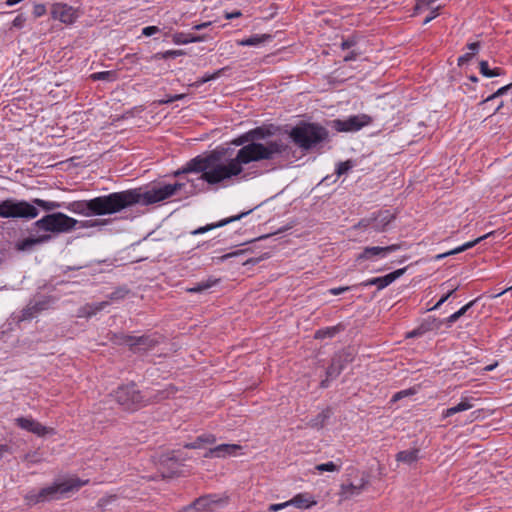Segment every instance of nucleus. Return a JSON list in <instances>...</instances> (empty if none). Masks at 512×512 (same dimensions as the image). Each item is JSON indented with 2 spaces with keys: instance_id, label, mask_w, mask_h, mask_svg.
I'll return each mask as SVG.
<instances>
[{
  "instance_id": "obj_44",
  "label": "nucleus",
  "mask_w": 512,
  "mask_h": 512,
  "mask_svg": "<svg viewBox=\"0 0 512 512\" xmlns=\"http://www.w3.org/2000/svg\"><path fill=\"white\" fill-rule=\"evenodd\" d=\"M352 167H353V164L349 160L345 161V162H340L337 165L336 174L338 176H341V175L347 173Z\"/></svg>"
},
{
  "instance_id": "obj_9",
  "label": "nucleus",
  "mask_w": 512,
  "mask_h": 512,
  "mask_svg": "<svg viewBox=\"0 0 512 512\" xmlns=\"http://www.w3.org/2000/svg\"><path fill=\"white\" fill-rule=\"evenodd\" d=\"M372 123V117L367 114L351 115L345 119H334L331 127L338 132H357Z\"/></svg>"
},
{
  "instance_id": "obj_19",
  "label": "nucleus",
  "mask_w": 512,
  "mask_h": 512,
  "mask_svg": "<svg viewBox=\"0 0 512 512\" xmlns=\"http://www.w3.org/2000/svg\"><path fill=\"white\" fill-rule=\"evenodd\" d=\"M250 212H251V210L248 211V212H243V213H240V214H238L236 216H232L230 218L221 220V221H219L217 223L207 224L206 226H202V227H199V228L191 231V234L192 235H199V234L206 233V232L211 231V230H213L215 228L222 227V226H224V225H226L228 223L240 220L241 218H243L245 215H247Z\"/></svg>"
},
{
  "instance_id": "obj_29",
  "label": "nucleus",
  "mask_w": 512,
  "mask_h": 512,
  "mask_svg": "<svg viewBox=\"0 0 512 512\" xmlns=\"http://www.w3.org/2000/svg\"><path fill=\"white\" fill-rule=\"evenodd\" d=\"M477 299H474L470 302H468L466 305H464L462 308H460L458 311H456L455 313L451 314L448 318L445 319V324L447 325V327H451V325L456 322L460 317H462L463 315H465V313L474 306V304L476 303Z\"/></svg>"
},
{
  "instance_id": "obj_64",
  "label": "nucleus",
  "mask_w": 512,
  "mask_h": 512,
  "mask_svg": "<svg viewBox=\"0 0 512 512\" xmlns=\"http://www.w3.org/2000/svg\"><path fill=\"white\" fill-rule=\"evenodd\" d=\"M7 451H8V447L6 445L0 444V458H2L4 453Z\"/></svg>"
},
{
  "instance_id": "obj_25",
  "label": "nucleus",
  "mask_w": 512,
  "mask_h": 512,
  "mask_svg": "<svg viewBox=\"0 0 512 512\" xmlns=\"http://www.w3.org/2000/svg\"><path fill=\"white\" fill-rule=\"evenodd\" d=\"M419 452L417 448L400 451L396 454V461L411 465L419 459Z\"/></svg>"
},
{
  "instance_id": "obj_49",
  "label": "nucleus",
  "mask_w": 512,
  "mask_h": 512,
  "mask_svg": "<svg viewBox=\"0 0 512 512\" xmlns=\"http://www.w3.org/2000/svg\"><path fill=\"white\" fill-rule=\"evenodd\" d=\"M46 13V7L44 4H35L33 7V15L35 17H41Z\"/></svg>"
},
{
  "instance_id": "obj_5",
  "label": "nucleus",
  "mask_w": 512,
  "mask_h": 512,
  "mask_svg": "<svg viewBox=\"0 0 512 512\" xmlns=\"http://www.w3.org/2000/svg\"><path fill=\"white\" fill-rule=\"evenodd\" d=\"M77 219L62 212L47 214L34 222L38 231L50 232L53 234L69 233L76 229Z\"/></svg>"
},
{
  "instance_id": "obj_7",
  "label": "nucleus",
  "mask_w": 512,
  "mask_h": 512,
  "mask_svg": "<svg viewBox=\"0 0 512 512\" xmlns=\"http://www.w3.org/2000/svg\"><path fill=\"white\" fill-rule=\"evenodd\" d=\"M38 209L24 200L6 199L0 202L1 218L34 219L38 216Z\"/></svg>"
},
{
  "instance_id": "obj_53",
  "label": "nucleus",
  "mask_w": 512,
  "mask_h": 512,
  "mask_svg": "<svg viewBox=\"0 0 512 512\" xmlns=\"http://www.w3.org/2000/svg\"><path fill=\"white\" fill-rule=\"evenodd\" d=\"M351 289L350 286H344V287H336V288H331L328 290V292L331 294V295H339L341 293H344L346 291H349Z\"/></svg>"
},
{
  "instance_id": "obj_40",
  "label": "nucleus",
  "mask_w": 512,
  "mask_h": 512,
  "mask_svg": "<svg viewBox=\"0 0 512 512\" xmlns=\"http://www.w3.org/2000/svg\"><path fill=\"white\" fill-rule=\"evenodd\" d=\"M184 55V51L182 50H167L165 52L156 53L153 58L154 59H169L176 58L178 56Z\"/></svg>"
},
{
  "instance_id": "obj_33",
  "label": "nucleus",
  "mask_w": 512,
  "mask_h": 512,
  "mask_svg": "<svg viewBox=\"0 0 512 512\" xmlns=\"http://www.w3.org/2000/svg\"><path fill=\"white\" fill-rule=\"evenodd\" d=\"M108 220L106 219H91V220H77L76 229H88L106 225Z\"/></svg>"
},
{
  "instance_id": "obj_23",
  "label": "nucleus",
  "mask_w": 512,
  "mask_h": 512,
  "mask_svg": "<svg viewBox=\"0 0 512 512\" xmlns=\"http://www.w3.org/2000/svg\"><path fill=\"white\" fill-rule=\"evenodd\" d=\"M473 406H474V404L472 403V398H467V397L462 398L461 401L457 405L443 410L442 417L448 418L456 413L469 410Z\"/></svg>"
},
{
  "instance_id": "obj_8",
  "label": "nucleus",
  "mask_w": 512,
  "mask_h": 512,
  "mask_svg": "<svg viewBox=\"0 0 512 512\" xmlns=\"http://www.w3.org/2000/svg\"><path fill=\"white\" fill-rule=\"evenodd\" d=\"M113 396L116 402L125 410H136L145 404L144 396L134 383L118 387Z\"/></svg>"
},
{
  "instance_id": "obj_41",
  "label": "nucleus",
  "mask_w": 512,
  "mask_h": 512,
  "mask_svg": "<svg viewBox=\"0 0 512 512\" xmlns=\"http://www.w3.org/2000/svg\"><path fill=\"white\" fill-rule=\"evenodd\" d=\"M432 327L430 326L429 322H425L423 324H421L418 328L412 330L411 332H409L407 334V337L408 338H413V337H419V336H422L424 333H426L427 331H429Z\"/></svg>"
},
{
  "instance_id": "obj_16",
  "label": "nucleus",
  "mask_w": 512,
  "mask_h": 512,
  "mask_svg": "<svg viewBox=\"0 0 512 512\" xmlns=\"http://www.w3.org/2000/svg\"><path fill=\"white\" fill-rule=\"evenodd\" d=\"M63 208L67 209L68 211H70L72 213L79 214V215L86 216V217L93 215L92 199L72 201L68 204L64 203Z\"/></svg>"
},
{
  "instance_id": "obj_24",
  "label": "nucleus",
  "mask_w": 512,
  "mask_h": 512,
  "mask_svg": "<svg viewBox=\"0 0 512 512\" xmlns=\"http://www.w3.org/2000/svg\"><path fill=\"white\" fill-rule=\"evenodd\" d=\"M365 485L366 481H364L363 479H361V482L358 485L352 483L342 485L340 495L344 499H350L352 497L358 496L362 492Z\"/></svg>"
},
{
  "instance_id": "obj_36",
  "label": "nucleus",
  "mask_w": 512,
  "mask_h": 512,
  "mask_svg": "<svg viewBox=\"0 0 512 512\" xmlns=\"http://www.w3.org/2000/svg\"><path fill=\"white\" fill-rule=\"evenodd\" d=\"M90 77L94 81L113 82L117 79V73L115 71H101L91 74Z\"/></svg>"
},
{
  "instance_id": "obj_1",
  "label": "nucleus",
  "mask_w": 512,
  "mask_h": 512,
  "mask_svg": "<svg viewBox=\"0 0 512 512\" xmlns=\"http://www.w3.org/2000/svg\"><path fill=\"white\" fill-rule=\"evenodd\" d=\"M271 135L269 129L264 127L252 129L234 141V144L242 145L234 157L222 160L220 155L215 152L206 156H197L187 162L182 170L175 172V175L200 173L198 180L209 185H217L231 180L240 176L246 165L263 160H273L287 151L288 146L281 139L261 142Z\"/></svg>"
},
{
  "instance_id": "obj_32",
  "label": "nucleus",
  "mask_w": 512,
  "mask_h": 512,
  "mask_svg": "<svg viewBox=\"0 0 512 512\" xmlns=\"http://www.w3.org/2000/svg\"><path fill=\"white\" fill-rule=\"evenodd\" d=\"M50 239H51L50 235H42L37 238H27L19 244V249H21V250L30 249L34 245L47 242Z\"/></svg>"
},
{
  "instance_id": "obj_35",
  "label": "nucleus",
  "mask_w": 512,
  "mask_h": 512,
  "mask_svg": "<svg viewBox=\"0 0 512 512\" xmlns=\"http://www.w3.org/2000/svg\"><path fill=\"white\" fill-rule=\"evenodd\" d=\"M343 369H344V364H339L338 358H332L331 364L329 365V367L327 368V371H326L327 378H331V379L336 378L337 376L340 375V373L342 372Z\"/></svg>"
},
{
  "instance_id": "obj_56",
  "label": "nucleus",
  "mask_w": 512,
  "mask_h": 512,
  "mask_svg": "<svg viewBox=\"0 0 512 512\" xmlns=\"http://www.w3.org/2000/svg\"><path fill=\"white\" fill-rule=\"evenodd\" d=\"M438 9H439V7H435V8L430 12V14H429V15L424 19V21H423V24H424V25L428 24L430 21H432L434 18H436V17H437V15H438V12H437V11H438Z\"/></svg>"
},
{
  "instance_id": "obj_39",
  "label": "nucleus",
  "mask_w": 512,
  "mask_h": 512,
  "mask_svg": "<svg viewBox=\"0 0 512 512\" xmlns=\"http://www.w3.org/2000/svg\"><path fill=\"white\" fill-rule=\"evenodd\" d=\"M215 437L213 435L199 436L195 442L186 444V448L196 449L200 448L202 443H214Z\"/></svg>"
},
{
  "instance_id": "obj_47",
  "label": "nucleus",
  "mask_w": 512,
  "mask_h": 512,
  "mask_svg": "<svg viewBox=\"0 0 512 512\" xmlns=\"http://www.w3.org/2000/svg\"><path fill=\"white\" fill-rule=\"evenodd\" d=\"M456 289H452L450 290L448 293H446L445 295H443L439 300L438 302L433 306L431 307L429 310H437L441 307L442 304H444L452 295L453 293L455 292Z\"/></svg>"
},
{
  "instance_id": "obj_51",
  "label": "nucleus",
  "mask_w": 512,
  "mask_h": 512,
  "mask_svg": "<svg viewBox=\"0 0 512 512\" xmlns=\"http://www.w3.org/2000/svg\"><path fill=\"white\" fill-rule=\"evenodd\" d=\"M436 0H417L416 9L421 10L431 7Z\"/></svg>"
},
{
  "instance_id": "obj_37",
  "label": "nucleus",
  "mask_w": 512,
  "mask_h": 512,
  "mask_svg": "<svg viewBox=\"0 0 512 512\" xmlns=\"http://www.w3.org/2000/svg\"><path fill=\"white\" fill-rule=\"evenodd\" d=\"M341 469V462L335 463L333 461L318 464L315 466V470L322 473V472H339Z\"/></svg>"
},
{
  "instance_id": "obj_6",
  "label": "nucleus",
  "mask_w": 512,
  "mask_h": 512,
  "mask_svg": "<svg viewBox=\"0 0 512 512\" xmlns=\"http://www.w3.org/2000/svg\"><path fill=\"white\" fill-rule=\"evenodd\" d=\"M184 185L183 183L176 182L174 184L154 186L146 191H141V189H130V191L134 198L137 199L136 204L150 205L174 196Z\"/></svg>"
},
{
  "instance_id": "obj_22",
  "label": "nucleus",
  "mask_w": 512,
  "mask_h": 512,
  "mask_svg": "<svg viewBox=\"0 0 512 512\" xmlns=\"http://www.w3.org/2000/svg\"><path fill=\"white\" fill-rule=\"evenodd\" d=\"M205 40L203 35L185 34L183 32H177L172 35V41L176 45H185L189 43H197Z\"/></svg>"
},
{
  "instance_id": "obj_57",
  "label": "nucleus",
  "mask_w": 512,
  "mask_h": 512,
  "mask_svg": "<svg viewBox=\"0 0 512 512\" xmlns=\"http://www.w3.org/2000/svg\"><path fill=\"white\" fill-rule=\"evenodd\" d=\"M467 48L471 51L470 53H473V56H474L479 51L480 43L479 42L469 43L467 45Z\"/></svg>"
},
{
  "instance_id": "obj_38",
  "label": "nucleus",
  "mask_w": 512,
  "mask_h": 512,
  "mask_svg": "<svg viewBox=\"0 0 512 512\" xmlns=\"http://www.w3.org/2000/svg\"><path fill=\"white\" fill-rule=\"evenodd\" d=\"M216 283H217V280L208 279L206 281L198 283L195 286L187 289V291L191 292V293L203 292V291L211 288L212 286H214Z\"/></svg>"
},
{
  "instance_id": "obj_10",
  "label": "nucleus",
  "mask_w": 512,
  "mask_h": 512,
  "mask_svg": "<svg viewBox=\"0 0 512 512\" xmlns=\"http://www.w3.org/2000/svg\"><path fill=\"white\" fill-rule=\"evenodd\" d=\"M114 343L127 345L134 352H145L157 344V340L150 336L114 335Z\"/></svg>"
},
{
  "instance_id": "obj_4",
  "label": "nucleus",
  "mask_w": 512,
  "mask_h": 512,
  "mask_svg": "<svg viewBox=\"0 0 512 512\" xmlns=\"http://www.w3.org/2000/svg\"><path fill=\"white\" fill-rule=\"evenodd\" d=\"M328 137L326 128L315 123H302L292 128L290 138L303 150H309Z\"/></svg>"
},
{
  "instance_id": "obj_31",
  "label": "nucleus",
  "mask_w": 512,
  "mask_h": 512,
  "mask_svg": "<svg viewBox=\"0 0 512 512\" xmlns=\"http://www.w3.org/2000/svg\"><path fill=\"white\" fill-rule=\"evenodd\" d=\"M108 305V302L88 304L81 309L80 316L91 317Z\"/></svg>"
},
{
  "instance_id": "obj_30",
  "label": "nucleus",
  "mask_w": 512,
  "mask_h": 512,
  "mask_svg": "<svg viewBox=\"0 0 512 512\" xmlns=\"http://www.w3.org/2000/svg\"><path fill=\"white\" fill-rule=\"evenodd\" d=\"M479 69L480 73L487 78L498 77L504 74V71L501 68L497 67L494 69H490L488 62L485 60L480 61Z\"/></svg>"
},
{
  "instance_id": "obj_27",
  "label": "nucleus",
  "mask_w": 512,
  "mask_h": 512,
  "mask_svg": "<svg viewBox=\"0 0 512 512\" xmlns=\"http://www.w3.org/2000/svg\"><path fill=\"white\" fill-rule=\"evenodd\" d=\"M332 411L330 408L322 410L314 418H312L308 425L312 428L321 429L325 426L327 420L331 417Z\"/></svg>"
},
{
  "instance_id": "obj_20",
  "label": "nucleus",
  "mask_w": 512,
  "mask_h": 512,
  "mask_svg": "<svg viewBox=\"0 0 512 512\" xmlns=\"http://www.w3.org/2000/svg\"><path fill=\"white\" fill-rule=\"evenodd\" d=\"M289 506L299 509H307L316 504V501L308 493H299L292 499L288 500Z\"/></svg>"
},
{
  "instance_id": "obj_54",
  "label": "nucleus",
  "mask_w": 512,
  "mask_h": 512,
  "mask_svg": "<svg viewBox=\"0 0 512 512\" xmlns=\"http://www.w3.org/2000/svg\"><path fill=\"white\" fill-rule=\"evenodd\" d=\"M32 305L33 306H36L34 309L36 310V312H40L42 310H45L47 309L48 307V301L46 300H43V301H38V302H32Z\"/></svg>"
},
{
  "instance_id": "obj_45",
  "label": "nucleus",
  "mask_w": 512,
  "mask_h": 512,
  "mask_svg": "<svg viewBox=\"0 0 512 512\" xmlns=\"http://www.w3.org/2000/svg\"><path fill=\"white\" fill-rule=\"evenodd\" d=\"M511 86H512V84H508L506 86H503V87L499 88L495 93H493L492 95L488 96L481 103L482 104L487 103V102L493 100L496 97L504 95L511 88Z\"/></svg>"
},
{
  "instance_id": "obj_14",
  "label": "nucleus",
  "mask_w": 512,
  "mask_h": 512,
  "mask_svg": "<svg viewBox=\"0 0 512 512\" xmlns=\"http://www.w3.org/2000/svg\"><path fill=\"white\" fill-rule=\"evenodd\" d=\"M406 268L397 269L385 276L368 279L361 283L362 286H377L378 290H382L401 277Z\"/></svg>"
},
{
  "instance_id": "obj_61",
  "label": "nucleus",
  "mask_w": 512,
  "mask_h": 512,
  "mask_svg": "<svg viewBox=\"0 0 512 512\" xmlns=\"http://www.w3.org/2000/svg\"><path fill=\"white\" fill-rule=\"evenodd\" d=\"M355 45V41L352 40V39H347V40H344L342 43H341V48L343 50H346V49H350L351 47H353Z\"/></svg>"
},
{
  "instance_id": "obj_13",
  "label": "nucleus",
  "mask_w": 512,
  "mask_h": 512,
  "mask_svg": "<svg viewBox=\"0 0 512 512\" xmlns=\"http://www.w3.org/2000/svg\"><path fill=\"white\" fill-rule=\"evenodd\" d=\"M15 423L21 429L31 432L37 436H44L52 432V429L43 426L31 417H18L15 419Z\"/></svg>"
},
{
  "instance_id": "obj_34",
  "label": "nucleus",
  "mask_w": 512,
  "mask_h": 512,
  "mask_svg": "<svg viewBox=\"0 0 512 512\" xmlns=\"http://www.w3.org/2000/svg\"><path fill=\"white\" fill-rule=\"evenodd\" d=\"M342 330L340 325L322 328L315 333L316 339L332 338Z\"/></svg>"
},
{
  "instance_id": "obj_63",
  "label": "nucleus",
  "mask_w": 512,
  "mask_h": 512,
  "mask_svg": "<svg viewBox=\"0 0 512 512\" xmlns=\"http://www.w3.org/2000/svg\"><path fill=\"white\" fill-rule=\"evenodd\" d=\"M211 25V22H204V23H201V24H197L193 27V29L195 30H202L204 28H207L208 26Z\"/></svg>"
},
{
  "instance_id": "obj_58",
  "label": "nucleus",
  "mask_w": 512,
  "mask_h": 512,
  "mask_svg": "<svg viewBox=\"0 0 512 512\" xmlns=\"http://www.w3.org/2000/svg\"><path fill=\"white\" fill-rule=\"evenodd\" d=\"M184 97H185V94H176V95H173V96L169 97L166 100H162L161 103H171V102H174V101H177V100H181Z\"/></svg>"
},
{
  "instance_id": "obj_28",
  "label": "nucleus",
  "mask_w": 512,
  "mask_h": 512,
  "mask_svg": "<svg viewBox=\"0 0 512 512\" xmlns=\"http://www.w3.org/2000/svg\"><path fill=\"white\" fill-rule=\"evenodd\" d=\"M31 204L34 205L35 207L38 206L42 208L44 211H53L64 207V203L48 201L39 198L33 199Z\"/></svg>"
},
{
  "instance_id": "obj_12",
  "label": "nucleus",
  "mask_w": 512,
  "mask_h": 512,
  "mask_svg": "<svg viewBox=\"0 0 512 512\" xmlns=\"http://www.w3.org/2000/svg\"><path fill=\"white\" fill-rule=\"evenodd\" d=\"M394 215L390 211H380L376 215L362 219L359 222V226L372 227L376 232H382L392 222Z\"/></svg>"
},
{
  "instance_id": "obj_60",
  "label": "nucleus",
  "mask_w": 512,
  "mask_h": 512,
  "mask_svg": "<svg viewBox=\"0 0 512 512\" xmlns=\"http://www.w3.org/2000/svg\"><path fill=\"white\" fill-rule=\"evenodd\" d=\"M242 15L241 11L237 10V11H233V12H226L224 17L228 20L230 19H234V18H238Z\"/></svg>"
},
{
  "instance_id": "obj_26",
  "label": "nucleus",
  "mask_w": 512,
  "mask_h": 512,
  "mask_svg": "<svg viewBox=\"0 0 512 512\" xmlns=\"http://www.w3.org/2000/svg\"><path fill=\"white\" fill-rule=\"evenodd\" d=\"M271 39L272 36L270 34H255L238 41L237 44L239 46H260L261 44L270 41Z\"/></svg>"
},
{
  "instance_id": "obj_50",
  "label": "nucleus",
  "mask_w": 512,
  "mask_h": 512,
  "mask_svg": "<svg viewBox=\"0 0 512 512\" xmlns=\"http://www.w3.org/2000/svg\"><path fill=\"white\" fill-rule=\"evenodd\" d=\"M158 32H160V29L157 26H147L142 29V35L147 37L152 36Z\"/></svg>"
},
{
  "instance_id": "obj_46",
  "label": "nucleus",
  "mask_w": 512,
  "mask_h": 512,
  "mask_svg": "<svg viewBox=\"0 0 512 512\" xmlns=\"http://www.w3.org/2000/svg\"><path fill=\"white\" fill-rule=\"evenodd\" d=\"M416 393V390L413 389V388H409V389H405V390H401L397 393H395L392 397V401L393 402H396L404 397H407V396H410V395H414Z\"/></svg>"
},
{
  "instance_id": "obj_48",
  "label": "nucleus",
  "mask_w": 512,
  "mask_h": 512,
  "mask_svg": "<svg viewBox=\"0 0 512 512\" xmlns=\"http://www.w3.org/2000/svg\"><path fill=\"white\" fill-rule=\"evenodd\" d=\"M25 23H26V16L23 14H19L12 21V27L21 29L24 27Z\"/></svg>"
},
{
  "instance_id": "obj_43",
  "label": "nucleus",
  "mask_w": 512,
  "mask_h": 512,
  "mask_svg": "<svg viewBox=\"0 0 512 512\" xmlns=\"http://www.w3.org/2000/svg\"><path fill=\"white\" fill-rule=\"evenodd\" d=\"M36 306L32 305V302H30L23 310L21 315V320H27L33 318L37 312L34 309Z\"/></svg>"
},
{
  "instance_id": "obj_17",
  "label": "nucleus",
  "mask_w": 512,
  "mask_h": 512,
  "mask_svg": "<svg viewBox=\"0 0 512 512\" xmlns=\"http://www.w3.org/2000/svg\"><path fill=\"white\" fill-rule=\"evenodd\" d=\"M52 13L55 19L63 23H73L76 18L75 10L66 4L54 5Z\"/></svg>"
},
{
  "instance_id": "obj_11",
  "label": "nucleus",
  "mask_w": 512,
  "mask_h": 512,
  "mask_svg": "<svg viewBox=\"0 0 512 512\" xmlns=\"http://www.w3.org/2000/svg\"><path fill=\"white\" fill-rule=\"evenodd\" d=\"M400 249L399 244H392L385 247L373 246V247H365L363 251L357 255L356 261H364V260H376L386 258L392 252H395Z\"/></svg>"
},
{
  "instance_id": "obj_52",
  "label": "nucleus",
  "mask_w": 512,
  "mask_h": 512,
  "mask_svg": "<svg viewBox=\"0 0 512 512\" xmlns=\"http://www.w3.org/2000/svg\"><path fill=\"white\" fill-rule=\"evenodd\" d=\"M289 506V503L288 501L286 502H283V503H279V504H271L269 507H268V511L269 512H277V511H280L286 507Z\"/></svg>"
},
{
  "instance_id": "obj_15",
  "label": "nucleus",
  "mask_w": 512,
  "mask_h": 512,
  "mask_svg": "<svg viewBox=\"0 0 512 512\" xmlns=\"http://www.w3.org/2000/svg\"><path fill=\"white\" fill-rule=\"evenodd\" d=\"M227 503V497H219L217 495H207L198 498L193 503V508L196 510H214L222 507Z\"/></svg>"
},
{
  "instance_id": "obj_18",
  "label": "nucleus",
  "mask_w": 512,
  "mask_h": 512,
  "mask_svg": "<svg viewBox=\"0 0 512 512\" xmlns=\"http://www.w3.org/2000/svg\"><path fill=\"white\" fill-rule=\"evenodd\" d=\"M241 447L237 444H220L214 448H211L206 454L205 457H218L225 458L227 456L235 455Z\"/></svg>"
},
{
  "instance_id": "obj_42",
  "label": "nucleus",
  "mask_w": 512,
  "mask_h": 512,
  "mask_svg": "<svg viewBox=\"0 0 512 512\" xmlns=\"http://www.w3.org/2000/svg\"><path fill=\"white\" fill-rule=\"evenodd\" d=\"M333 358H338L339 359V364H344V367L353 360V355L352 353L346 351V350H342L338 353H336Z\"/></svg>"
},
{
  "instance_id": "obj_59",
  "label": "nucleus",
  "mask_w": 512,
  "mask_h": 512,
  "mask_svg": "<svg viewBox=\"0 0 512 512\" xmlns=\"http://www.w3.org/2000/svg\"><path fill=\"white\" fill-rule=\"evenodd\" d=\"M220 73H221V70L217 71V72H216V73H214V74H208V75H205V76L202 78L201 83H206V82H208V81H210V80H213V79L217 78V77L220 75Z\"/></svg>"
},
{
  "instance_id": "obj_3",
  "label": "nucleus",
  "mask_w": 512,
  "mask_h": 512,
  "mask_svg": "<svg viewBox=\"0 0 512 512\" xmlns=\"http://www.w3.org/2000/svg\"><path fill=\"white\" fill-rule=\"evenodd\" d=\"M137 199L130 190L113 192L92 198L93 215H111L136 204Z\"/></svg>"
},
{
  "instance_id": "obj_55",
  "label": "nucleus",
  "mask_w": 512,
  "mask_h": 512,
  "mask_svg": "<svg viewBox=\"0 0 512 512\" xmlns=\"http://www.w3.org/2000/svg\"><path fill=\"white\" fill-rule=\"evenodd\" d=\"M473 57V53H465L464 55L458 58V66H462L465 63L469 62Z\"/></svg>"
},
{
  "instance_id": "obj_21",
  "label": "nucleus",
  "mask_w": 512,
  "mask_h": 512,
  "mask_svg": "<svg viewBox=\"0 0 512 512\" xmlns=\"http://www.w3.org/2000/svg\"><path fill=\"white\" fill-rule=\"evenodd\" d=\"M492 234V232L490 233H487L481 237H478L477 239L473 240V241H469V242H466L464 243L463 245L455 248V249H452L448 252H445V253H442V254H438L435 259L436 260H440V259H443L447 256H450V255H455V254H458V253H461V252H464L472 247H474L476 244H478L479 242H481L482 240L486 239L487 237H489L490 235Z\"/></svg>"
},
{
  "instance_id": "obj_62",
  "label": "nucleus",
  "mask_w": 512,
  "mask_h": 512,
  "mask_svg": "<svg viewBox=\"0 0 512 512\" xmlns=\"http://www.w3.org/2000/svg\"><path fill=\"white\" fill-rule=\"evenodd\" d=\"M358 56V53H355L354 51L353 52H350L349 54H347L345 57H344V61H352V60H355Z\"/></svg>"
},
{
  "instance_id": "obj_2",
  "label": "nucleus",
  "mask_w": 512,
  "mask_h": 512,
  "mask_svg": "<svg viewBox=\"0 0 512 512\" xmlns=\"http://www.w3.org/2000/svg\"><path fill=\"white\" fill-rule=\"evenodd\" d=\"M88 481H82L78 478H68L57 480L53 484L40 489L31 490L25 495V500L29 505H35L41 502L59 500L67 497L70 493L78 491Z\"/></svg>"
}]
</instances>
